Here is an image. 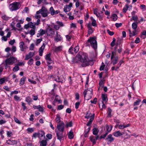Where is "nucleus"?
I'll list each match as a JSON object with an SVG mask.
<instances>
[{
	"mask_svg": "<svg viewBox=\"0 0 146 146\" xmlns=\"http://www.w3.org/2000/svg\"><path fill=\"white\" fill-rule=\"evenodd\" d=\"M129 33L130 35V36H134L136 35L137 34L136 33V31L135 30L133 31L132 33L131 32V31L130 29L129 30Z\"/></svg>",
	"mask_w": 146,
	"mask_h": 146,
	"instance_id": "58836bf2",
	"label": "nucleus"
},
{
	"mask_svg": "<svg viewBox=\"0 0 146 146\" xmlns=\"http://www.w3.org/2000/svg\"><path fill=\"white\" fill-rule=\"evenodd\" d=\"M46 33L48 36L52 38L55 34L54 30L49 25L46 29Z\"/></svg>",
	"mask_w": 146,
	"mask_h": 146,
	"instance_id": "6e6552de",
	"label": "nucleus"
},
{
	"mask_svg": "<svg viewBox=\"0 0 146 146\" xmlns=\"http://www.w3.org/2000/svg\"><path fill=\"white\" fill-rule=\"evenodd\" d=\"M51 54L50 53L47 54L45 55V59L47 61V63L48 64H50L52 62L51 58Z\"/></svg>",
	"mask_w": 146,
	"mask_h": 146,
	"instance_id": "4468645a",
	"label": "nucleus"
},
{
	"mask_svg": "<svg viewBox=\"0 0 146 146\" xmlns=\"http://www.w3.org/2000/svg\"><path fill=\"white\" fill-rule=\"evenodd\" d=\"M33 137L36 138L37 137L39 138L40 136L38 132L37 133H35L33 134Z\"/></svg>",
	"mask_w": 146,
	"mask_h": 146,
	"instance_id": "8fccbe9b",
	"label": "nucleus"
},
{
	"mask_svg": "<svg viewBox=\"0 0 146 146\" xmlns=\"http://www.w3.org/2000/svg\"><path fill=\"white\" fill-rule=\"evenodd\" d=\"M33 57V54L32 53V52H30L28 54L26 55L25 60H27Z\"/></svg>",
	"mask_w": 146,
	"mask_h": 146,
	"instance_id": "a878e982",
	"label": "nucleus"
},
{
	"mask_svg": "<svg viewBox=\"0 0 146 146\" xmlns=\"http://www.w3.org/2000/svg\"><path fill=\"white\" fill-rule=\"evenodd\" d=\"M99 132L98 129L97 128H94L93 129V133L94 135H97Z\"/></svg>",
	"mask_w": 146,
	"mask_h": 146,
	"instance_id": "4c0bfd02",
	"label": "nucleus"
},
{
	"mask_svg": "<svg viewBox=\"0 0 146 146\" xmlns=\"http://www.w3.org/2000/svg\"><path fill=\"white\" fill-rule=\"evenodd\" d=\"M91 20L92 21V25L94 27H96L97 24L96 20L93 18L92 17H90Z\"/></svg>",
	"mask_w": 146,
	"mask_h": 146,
	"instance_id": "2f4dec72",
	"label": "nucleus"
},
{
	"mask_svg": "<svg viewBox=\"0 0 146 146\" xmlns=\"http://www.w3.org/2000/svg\"><path fill=\"white\" fill-rule=\"evenodd\" d=\"M17 59L13 57H10L7 59L5 61V64L12 65L17 62Z\"/></svg>",
	"mask_w": 146,
	"mask_h": 146,
	"instance_id": "1a4fd4ad",
	"label": "nucleus"
},
{
	"mask_svg": "<svg viewBox=\"0 0 146 146\" xmlns=\"http://www.w3.org/2000/svg\"><path fill=\"white\" fill-rule=\"evenodd\" d=\"M95 116V114H93L92 115L90 116V118L89 122L87 123L86 125L87 126H90L92 123V121L94 120Z\"/></svg>",
	"mask_w": 146,
	"mask_h": 146,
	"instance_id": "aec40b11",
	"label": "nucleus"
},
{
	"mask_svg": "<svg viewBox=\"0 0 146 146\" xmlns=\"http://www.w3.org/2000/svg\"><path fill=\"white\" fill-rule=\"evenodd\" d=\"M125 133H125V132H123L122 133H121L119 131H115L113 133V135L115 137H118L119 136H120L123 134H124Z\"/></svg>",
	"mask_w": 146,
	"mask_h": 146,
	"instance_id": "dca6fc26",
	"label": "nucleus"
},
{
	"mask_svg": "<svg viewBox=\"0 0 146 146\" xmlns=\"http://www.w3.org/2000/svg\"><path fill=\"white\" fill-rule=\"evenodd\" d=\"M49 13L47 8L44 6L41 9L36 12V14H41L42 16L44 17H47L48 14Z\"/></svg>",
	"mask_w": 146,
	"mask_h": 146,
	"instance_id": "423d86ee",
	"label": "nucleus"
},
{
	"mask_svg": "<svg viewBox=\"0 0 146 146\" xmlns=\"http://www.w3.org/2000/svg\"><path fill=\"white\" fill-rule=\"evenodd\" d=\"M39 134V135L40 137H40H42L44 135L45 133L43 131L41 130L39 132H38Z\"/></svg>",
	"mask_w": 146,
	"mask_h": 146,
	"instance_id": "09e8293b",
	"label": "nucleus"
},
{
	"mask_svg": "<svg viewBox=\"0 0 146 146\" xmlns=\"http://www.w3.org/2000/svg\"><path fill=\"white\" fill-rule=\"evenodd\" d=\"M54 102H58L59 104H60L62 103V100H60L59 96L58 95H56L55 98L54 100Z\"/></svg>",
	"mask_w": 146,
	"mask_h": 146,
	"instance_id": "c85d7f7f",
	"label": "nucleus"
},
{
	"mask_svg": "<svg viewBox=\"0 0 146 146\" xmlns=\"http://www.w3.org/2000/svg\"><path fill=\"white\" fill-rule=\"evenodd\" d=\"M112 126L111 125L109 126L108 125H106V129L107 130V131L106 132H108V133L110 132L112 129Z\"/></svg>",
	"mask_w": 146,
	"mask_h": 146,
	"instance_id": "7c9ffc66",
	"label": "nucleus"
},
{
	"mask_svg": "<svg viewBox=\"0 0 146 146\" xmlns=\"http://www.w3.org/2000/svg\"><path fill=\"white\" fill-rule=\"evenodd\" d=\"M21 7V5L19 2H14L10 4L9 5V9L11 11H15L19 9Z\"/></svg>",
	"mask_w": 146,
	"mask_h": 146,
	"instance_id": "7ed1b4c3",
	"label": "nucleus"
},
{
	"mask_svg": "<svg viewBox=\"0 0 146 146\" xmlns=\"http://www.w3.org/2000/svg\"><path fill=\"white\" fill-rule=\"evenodd\" d=\"M64 125L63 122H62L57 125V129L58 131H57L56 135L58 139L60 141L63 138L62 132L64 131Z\"/></svg>",
	"mask_w": 146,
	"mask_h": 146,
	"instance_id": "f03ea898",
	"label": "nucleus"
},
{
	"mask_svg": "<svg viewBox=\"0 0 146 146\" xmlns=\"http://www.w3.org/2000/svg\"><path fill=\"white\" fill-rule=\"evenodd\" d=\"M68 137L69 139H71L73 138L74 134L72 130H71L69 132L68 134Z\"/></svg>",
	"mask_w": 146,
	"mask_h": 146,
	"instance_id": "c756f323",
	"label": "nucleus"
},
{
	"mask_svg": "<svg viewBox=\"0 0 146 146\" xmlns=\"http://www.w3.org/2000/svg\"><path fill=\"white\" fill-rule=\"evenodd\" d=\"M1 18L3 20L5 21H7L10 18L8 16L5 14H2Z\"/></svg>",
	"mask_w": 146,
	"mask_h": 146,
	"instance_id": "b1692460",
	"label": "nucleus"
},
{
	"mask_svg": "<svg viewBox=\"0 0 146 146\" xmlns=\"http://www.w3.org/2000/svg\"><path fill=\"white\" fill-rule=\"evenodd\" d=\"M87 27L88 29V34H92L94 32V30L92 27V25L90 23L88 24Z\"/></svg>",
	"mask_w": 146,
	"mask_h": 146,
	"instance_id": "a211bd4d",
	"label": "nucleus"
},
{
	"mask_svg": "<svg viewBox=\"0 0 146 146\" xmlns=\"http://www.w3.org/2000/svg\"><path fill=\"white\" fill-rule=\"evenodd\" d=\"M14 99L16 101H18L20 100V97L16 95L15 96Z\"/></svg>",
	"mask_w": 146,
	"mask_h": 146,
	"instance_id": "13d9d810",
	"label": "nucleus"
},
{
	"mask_svg": "<svg viewBox=\"0 0 146 146\" xmlns=\"http://www.w3.org/2000/svg\"><path fill=\"white\" fill-rule=\"evenodd\" d=\"M115 139V138L113 137L111 134H109L108 135L106 139V140L108 144H109L112 142Z\"/></svg>",
	"mask_w": 146,
	"mask_h": 146,
	"instance_id": "9b49d317",
	"label": "nucleus"
},
{
	"mask_svg": "<svg viewBox=\"0 0 146 146\" xmlns=\"http://www.w3.org/2000/svg\"><path fill=\"white\" fill-rule=\"evenodd\" d=\"M42 40V38H39V39H37L36 40V45H37L38 44H39Z\"/></svg>",
	"mask_w": 146,
	"mask_h": 146,
	"instance_id": "680f3d73",
	"label": "nucleus"
},
{
	"mask_svg": "<svg viewBox=\"0 0 146 146\" xmlns=\"http://www.w3.org/2000/svg\"><path fill=\"white\" fill-rule=\"evenodd\" d=\"M107 32L108 33L110 36H112L114 34V33L112 31H111L109 30H107Z\"/></svg>",
	"mask_w": 146,
	"mask_h": 146,
	"instance_id": "69168bd1",
	"label": "nucleus"
},
{
	"mask_svg": "<svg viewBox=\"0 0 146 146\" xmlns=\"http://www.w3.org/2000/svg\"><path fill=\"white\" fill-rule=\"evenodd\" d=\"M72 126V121H70L69 123H67L66 125L67 127H71Z\"/></svg>",
	"mask_w": 146,
	"mask_h": 146,
	"instance_id": "6e6d98bb",
	"label": "nucleus"
},
{
	"mask_svg": "<svg viewBox=\"0 0 146 146\" xmlns=\"http://www.w3.org/2000/svg\"><path fill=\"white\" fill-rule=\"evenodd\" d=\"M85 99L88 100L90 99L93 95V90L92 88L85 90L83 92Z\"/></svg>",
	"mask_w": 146,
	"mask_h": 146,
	"instance_id": "39448f33",
	"label": "nucleus"
},
{
	"mask_svg": "<svg viewBox=\"0 0 146 146\" xmlns=\"http://www.w3.org/2000/svg\"><path fill=\"white\" fill-rule=\"evenodd\" d=\"M56 24H57L58 27L60 28V27H63L64 25L62 22L59 21H57L56 22Z\"/></svg>",
	"mask_w": 146,
	"mask_h": 146,
	"instance_id": "ea45409f",
	"label": "nucleus"
},
{
	"mask_svg": "<svg viewBox=\"0 0 146 146\" xmlns=\"http://www.w3.org/2000/svg\"><path fill=\"white\" fill-rule=\"evenodd\" d=\"M19 47L21 50L22 52L25 51L27 48V46L25 45L24 42L23 41L19 43Z\"/></svg>",
	"mask_w": 146,
	"mask_h": 146,
	"instance_id": "ddd939ff",
	"label": "nucleus"
},
{
	"mask_svg": "<svg viewBox=\"0 0 146 146\" xmlns=\"http://www.w3.org/2000/svg\"><path fill=\"white\" fill-rule=\"evenodd\" d=\"M66 38L67 40L68 41H70L72 37L71 36H69V35H66Z\"/></svg>",
	"mask_w": 146,
	"mask_h": 146,
	"instance_id": "5fc2aeb1",
	"label": "nucleus"
},
{
	"mask_svg": "<svg viewBox=\"0 0 146 146\" xmlns=\"http://www.w3.org/2000/svg\"><path fill=\"white\" fill-rule=\"evenodd\" d=\"M129 7V6L128 5L126 4L123 8V12L124 13H126Z\"/></svg>",
	"mask_w": 146,
	"mask_h": 146,
	"instance_id": "c9c22d12",
	"label": "nucleus"
},
{
	"mask_svg": "<svg viewBox=\"0 0 146 146\" xmlns=\"http://www.w3.org/2000/svg\"><path fill=\"white\" fill-rule=\"evenodd\" d=\"M62 39V38L60 35L58 34V32L56 31V37L54 39L55 41L56 42H58L59 41H61Z\"/></svg>",
	"mask_w": 146,
	"mask_h": 146,
	"instance_id": "2eb2a0df",
	"label": "nucleus"
},
{
	"mask_svg": "<svg viewBox=\"0 0 146 146\" xmlns=\"http://www.w3.org/2000/svg\"><path fill=\"white\" fill-rule=\"evenodd\" d=\"M90 140L93 142V144L95 145L96 143V141L95 136L91 137L90 138Z\"/></svg>",
	"mask_w": 146,
	"mask_h": 146,
	"instance_id": "e433bc0d",
	"label": "nucleus"
},
{
	"mask_svg": "<svg viewBox=\"0 0 146 146\" xmlns=\"http://www.w3.org/2000/svg\"><path fill=\"white\" fill-rule=\"evenodd\" d=\"M19 69V68L18 66H16L13 69V70L14 72L18 71Z\"/></svg>",
	"mask_w": 146,
	"mask_h": 146,
	"instance_id": "49530a36",
	"label": "nucleus"
},
{
	"mask_svg": "<svg viewBox=\"0 0 146 146\" xmlns=\"http://www.w3.org/2000/svg\"><path fill=\"white\" fill-rule=\"evenodd\" d=\"M50 11L52 15H54L55 11L52 7H51L50 8Z\"/></svg>",
	"mask_w": 146,
	"mask_h": 146,
	"instance_id": "37998d69",
	"label": "nucleus"
},
{
	"mask_svg": "<svg viewBox=\"0 0 146 146\" xmlns=\"http://www.w3.org/2000/svg\"><path fill=\"white\" fill-rule=\"evenodd\" d=\"M33 59H31L29 60L28 62V64L30 66H31L33 63Z\"/></svg>",
	"mask_w": 146,
	"mask_h": 146,
	"instance_id": "4d7b16f0",
	"label": "nucleus"
},
{
	"mask_svg": "<svg viewBox=\"0 0 146 146\" xmlns=\"http://www.w3.org/2000/svg\"><path fill=\"white\" fill-rule=\"evenodd\" d=\"M115 50L114 51L112 52L111 56V59L112 60L113 64L115 65L118 62V57L117 56H116V49L117 47H115Z\"/></svg>",
	"mask_w": 146,
	"mask_h": 146,
	"instance_id": "0eeeda50",
	"label": "nucleus"
},
{
	"mask_svg": "<svg viewBox=\"0 0 146 146\" xmlns=\"http://www.w3.org/2000/svg\"><path fill=\"white\" fill-rule=\"evenodd\" d=\"M108 134V132H106L105 133L104 135H102L100 137V139H104L106 137V135Z\"/></svg>",
	"mask_w": 146,
	"mask_h": 146,
	"instance_id": "3c124183",
	"label": "nucleus"
},
{
	"mask_svg": "<svg viewBox=\"0 0 146 146\" xmlns=\"http://www.w3.org/2000/svg\"><path fill=\"white\" fill-rule=\"evenodd\" d=\"M102 64L103 65L101 66L100 68V70L101 71L103 70L105 66V64H104V63L103 62H102Z\"/></svg>",
	"mask_w": 146,
	"mask_h": 146,
	"instance_id": "e2e57ef3",
	"label": "nucleus"
},
{
	"mask_svg": "<svg viewBox=\"0 0 146 146\" xmlns=\"http://www.w3.org/2000/svg\"><path fill=\"white\" fill-rule=\"evenodd\" d=\"M36 28L32 29L29 31V33L31 35H34L35 33Z\"/></svg>",
	"mask_w": 146,
	"mask_h": 146,
	"instance_id": "72a5a7b5",
	"label": "nucleus"
},
{
	"mask_svg": "<svg viewBox=\"0 0 146 146\" xmlns=\"http://www.w3.org/2000/svg\"><path fill=\"white\" fill-rule=\"evenodd\" d=\"M45 44L44 43H43L42 45L39 49V55L40 56H42V53L43 52V50L45 48Z\"/></svg>",
	"mask_w": 146,
	"mask_h": 146,
	"instance_id": "f3484780",
	"label": "nucleus"
},
{
	"mask_svg": "<svg viewBox=\"0 0 146 146\" xmlns=\"http://www.w3.org/2000/svg\"><path fill=\"white\" fill-rule=\"evenodd\" d=\"M46 33V31H45L42 29H41L38 31V33L37 34V37H39L41 36H42Z\"/></svg>",
	"mask_w": 146,
	"mask_h": 146,
	"instance_id": "6ab92c4d",
	"label": "nucleus"
},
{
	"mask_svg": "<svg viewBox=\"0 0 146 146\" xmlns=\"http://www.w3.org/2000/svg\"><path fill=\"white\" fill-rule=\"evenodd\" d=\"M32 98L33 100L34 101H36L38 99V95H33L32 96Z\"/></svg>",
	"mask_w": 146,
	"mask_h": 146,
	"instance_id": "864d4df0",
	"label": "nucleus"
},
{
	"mask_svg": "<svg viewBox=\"0 0 146 146\" xmlns=\"http://www.w3.org/2000/svg\"><path fill=\"white\" fill-rule=\"evenodd\" d=\"M90 43L91 46L94 49L97 48V43L95 37H91L87 40L86 44Z\"/></svg>",
	"mask_w": 146,
	"mask_h": 146,
	"instance_id": "20e7f679",
	"label": "nucleus"
},
{
	"mask_svg": "<svg viewBox=\"0 0 146 146\" xmlns=\"http://www.w3.org/2000/svg\"><path fill=\"white\" fill-rule=\"evenodd\" d=\"M115 39L114 38H113V40L111 44V45L112 47L113 46L115 45Z\"/></svg>",
	"mask_w": 146,
	"mask_h": 146,
	"instance_id": "603ef678",
	"label": "nucleus"
},
{
	"mask_svg": "<svg viewBox=\"0 0 146 146\" xmlns=\"http://www.w3.org/2000/svg\"><path fill=\"white\" fill-rule=\"evenodd\" d=\"M112 18L113 21H115L117 20L118 17L116 14H114L112 15Z\"/></svg>",
	"mask_w": 146,
	"mask_h": 146,
	"instance_id": "c03bdc74",
	"label": "nucleus"
},
{
	"mask_svg": "<svg viewBox=\"0 0 146 146\" xmlns=\"http://www.w3.org/2000/svg\"><path fill=\"white\" fill-rule=\"evenodd\" d=\"M146 6L144 5H140V7L143 11H145V9Z\"/></svg>",
	"mask_w": 146,
	"mask_h": 146,
	"instance_id": "774afa93",
	"label": "nucleus"
},
{
	"mask_svg": "<svg viewBox=\"0 0 146 146\" xmlns=\"http://www.w3.org/2000/svg\"><path fill=\"white\" fill-rule=\"evenodd\" d=\"M76 62L79 63L82 67H86L90 65L89 60L87 55L82 52H79L76 55Z\"/></svg>",
	"mask_w": 146,
	"mask_h": 146,
	"instance_id": "f257e3e1",
	"label": "nucleus"
},
{
	"mask_svg": "<svg viewBox=\"0 0 146 146\" xmlns=\"http://www.w3.org/2000/svg\"><path fill=\"white\" fill-rule=\"evenodd\" d=\"M24 28L26 29H27L29 28H30L32 29L34 28H35L36 27L34 24L32 22L29 23L25 25L24 26Z\"/></svg>",
	"mask_w": 146,
	"mask_h": 146,
	"instance_id": "f8f14e48",
	"label": "nucleus"
},
{
	"mask_svg": "<svg viewBox=\"0 0 146 146\" xmlns=\"http://www.w3.org/2000/svg\"><path fill=\"white\" fill-rule=\"evenodd\" d=\"M102 98L103 101L105 103H106L108 101L107 95L106 94H102Z\"/></svg>",
	"mask_w": 146,
	"mask_h": 146,
	"instance_id": "4be33fe9",
	"label": "nucleus"
},
{
	"mask_svg": "<svg viewBox=\"0 0 146 146\" xmlns=\"http://www.w3.org/2000/svg\"><path fill=\"white\" fill-rule=\"evenodd\" d=\"M118 126V128L119 129H124V128L127 127H128L130 126L129 124H127V125H116L115 126Z\"/></svg>",
	"mask_w": 146,
	"mask_h": 146,
	"instance_id": "393cba45",
	"label": "nucleus"
},
{
	"mask_svg": "<svg viewBox=\"0 0 146 146\" xmlns=\"http://www.w3.org/2000/svg\"><path fill=\"white\" fill-rule=\"evenodd\" d=\"M141 102V100L140 99H138L136 101L134 102L133 104V106H135L138 105L139 104L140 102Z\"/></svg>",
	"mask_w": 146,
	"mask_h": 146,
	"instance_id": "79ce46f5",
	"label": "nucleus"
},
{
	"mask_svg": "<svg viewBox=\"0 0 146 146\" xmlns=\"http://www.w3.org/2000/svg\"><path fill=\"white\" fill-rule=\"evenodd\" d=\"M25 101L27 102L29 105H30L33 102V100L30 96H28L25 98Z\"/></svg>",
	"mask_w": 146,
	"mask_h": 146,
	"instance_id": "5701e85b",
	"label": "nucleus"
},
{
	"mask_svg": "<svg viewBox=\"0 0 146 146\" xmlns=\"http://www.w3.org/2000/svg\"><path fill=\"white\" fill-rule=\"evenodd\" d=\"M5 79L4 78L0 79V84H3L5 82Z\"/></svg>",
	"mask_w": 146,
	"mask_h": 146,
	"instance_id": "052dcab7",
	"label": "nucleus"
},
{
	"mask_svg": "<svg viewBox=\"0 0 146 146\" xmlns=\"http://www.w3.org/2000/svg\"><path fill=\"white\" fill-rule=\"evenodd\" d=\"M22 106L23 107V110H25L27 109V108L25 106V104L23 102H22Z\"/></svg>",
	"mask_w": 146,
	"mask_h": 146,
	"instance_id": "338daca9",
	"label": "nucleus"
},
{
	"mask_svg": "<svg viewBox=\"0 0 146 146\" xmlns=\"http://www.w3.org/2000/svg\"><path fill=\"white\" fill-rule=\"evenodd\" d=\"M138 23L137 22L133 23L132 25V28L134 30H135L137 28Z\"/></svg>",
	"mask_w": 146,
	"mask_h": 146,
	"instance_id": "f704fd0d",
	"label": "nucleus"
},
{
	"mask_svg": "<svg viewBox=\"0 0 146 146\" xmlns=\"http://www.w3.org/2000/svg\"><path fill=\"white\" fill-rule=\"evenodd\" d=\"M62 46H59L58 47H55L54 49V51L55 52H58L62 50Z\"/></svg>",
	"mask_w": 146,
	"mask_h": 146,
	"instance_id": "cd10ccee",
	"label": "nucleus"
},
{
	"mask_svg": "<svg viewBox=\"0 0 146 146\" xmlns=\"http://www.w3.org/2000/svg\"><path fill=\"white\" fill-rule=\"evenodd\" d=\"M14 119L16 123L19 124H21V122L16 117H14Z\"/></svg>",
	"mask_w": 146,
	"mask_h": 146,
	"instance_id": "bf43d9fd",
	"label": "nucleus"
},
{
	"mask_svg": "<svg viewBox=\"0 0 146 146\" xmlns=\"http://www.w3.org/2000/svg\"><path fill=\"white\" fill-rule=\"evenodd\" d=\"M40 146H46L47 144V142L46 140H43L39 142Z\"/></svg>",
	"mask_w": 146,
	"mask_h": 146,
	"instance_id": "bb28decb",
	"label": "nucleus"
},
{
	"mask_svg": "<svg viewBox=\"0 0 146 146\" xmlns=\"http://www.w3.org/2000/svg\"><path fill=\"white\" fill-rule=\"evenodd\" d=\"M7 144L10 145H14L17 143V141L15 140L10 139L7 141Z\"/></svg>",
	"mask_w": 146,
	"mask_h": 146,
	"instance_id": "412c9836",
	"label": "nucleus"
},
{
	"mask_svg": "<svg viewBox=\"0 0 146 146\" xmlns=\"http://www.w3.org/2000/svg\"><path fill=\"white\" fill-rule=\"evenodd\" d=\"M57 78H56L55 80L57 82L62 83L63 82L62 80L59 76L57 77Z\"/></svg>",
	"mask_w": 146,
	"mask_h": 146,
	"instance_id": "a18cd8bd",
	"label": "nucleus"
},
{
	"mask_svg": "<svg viewBox=\"0 0 146 146\" xmlns=\"http://www.w3.org/2000/svg\"><path fill=\"white\" fill-rule=\"evenodd\" d=\"M29 9L28 7H25L23 10V13H27L29 11Z\"/></svg>",
	"mask_w": 146,
	"mask_h": 146,
	"instance_id": "0e129e2a",
	"label": "nucleus"
},
{
	"mask_svg": "<svg viewBox=\"0 0 146 146\" xmlns=\"http://www.w3.org/2000/svg\"><path fill=\"white\" fill-rule=\"evenodd\" d=\"M26 79L25 77H24L22 78L20 81V85H22L24 84V82Z\"/></svg>",
	"mask_w": 146,
	"mask_h": 146,
	"instance_id": "a19ab883",
	"label": "nucleus"
},
{
	"mask_svg": "<svg viewBox=\"0 0 146 146\" xmlns=\"http://www.w3.org/2000/svg\"><path fill=\"white\" fill-rule=\"evenodd\" d=\"M71 8H70V7H69V6H67V5L65 6L64 9V12H69Z\"/></svg>",
	"mask_w": 146,
	"mask_h": 146,
	"instance_id": "473e14b6",
	"label": "nucleus"
},
{
	"mask_svg": "<svg viewBox=\"0 0 146 146\" xmlns=\"http://www.w3.org/2000/svg\"><path fill=\"white\" fill-rule=\"evenodd\" d=\"M56 123H59L60 122V117L59 115H57L56 118Z\"/></svg>",
	"mask_w": 146,
	"mask_h": 146,
	"instance_id": "de8ad7c7",
	"label": "nucleus"
},
{
	"mask_svg": "<svg viewBox=\"0 0 146 146\" xmlns=\"http://www.w3.org/2000/svg\"><path fill=\"white\" fill-rule=\"evenodd\" d=\"M79 48L78 46H76L74 48H73V46L72 45L69 48L68 52L72 54H74L77 52L79 50Z\"/></svg>",
	"mask_w": 146,
	"mask_h": 146,
	"instance_id": "9d476101",
	"label": "nucleus"
}]
</instances>
